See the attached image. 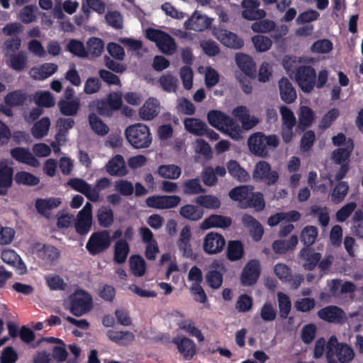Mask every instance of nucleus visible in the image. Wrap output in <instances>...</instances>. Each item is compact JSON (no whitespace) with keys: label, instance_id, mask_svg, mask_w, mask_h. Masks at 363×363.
<instances>
[{"label":"nucleus","instance_id":"nucleus-28","mask_svg":"<svg viewBox=\"0 0 363 363\" xmlns=\"http://www.w3.org/2000/svg\"><path fill=\"white\" fill-rule=\"evenodd\" d=\"M2 260L16 268L19 274H23L26 272V267L22 262L20 256L13 250H4L1 253Z\"/></svg>","mask_w":363,"mask_h":363},{"label":"nucleus","instance_id":"nucleus-49","mask_svg":"<svg viewBox=\"0 0 363 363\" xmlns=\"http://www.w3.org/2000/svg\"><path fill=\"white\" fill-rule=\"evenodd\" d=\"M61 203V201L57 198H49L45 199H38L35 202V206L38 211L43 214L47 215L49 211L57 208Z\"/></svg>","mask_w":363,"mask_h":363},{"label":"nucleus","instance_id":"nucleus-35","mask_svg":"<svg viewBox=\"0 0 363 363\" xmlns=\"http://www.w3.org/2000/svg\"><path fill=\"white\" fill-rule=\"evenodd\" d=\"M252 193V187L250 186H240L233 188L229 192V196L232 200L239 201L241 206L246 208L245 204V201L250 199L251 194Z\"/></svg>","mask_w":363,"mask_h":363},{"label":"nucleus","instance_id":"nucleus-38","mask_svg":"<svg viewBox=\"0 0 363 363\" xmlns=\"http://www.w3.org/2000/svg\"><path fill=\"white\" fill-rule=\"evenodd\" d=\"M185 129L196 135L201 136L206 132L207 125L199 118H187L184 121Z\"/></svg>","mask_w":363,"mask_h":363},{"label":"nucleus","instance_id":"nucleus-6","mask_svg":"<svg viewBox=\"0 0 363 363\" xmlns=\"http://www.w3.org/2000/svg\"><path fill=\"white\" fill-rule=\"evenodd\" d=\"M145 35L147 39L155 42L160 50L166 55H172L177 50L174 40L164 31L148 28Z\"/></svg>","mask_w":363,"mask_h":363},{"label":"nucleus","instance_id":"nucleus-5","mask_svg":"<svg viewBox=\"0 0 363 363\" xmlns=\"http://www.w3.org/2000/svg\"><path fill=\"white\" fill-rule=\"evenodd\" d=\"M65 305L73 315L81 316L92 309L93 301L88 292L77 289L65 301Z\"/></svg>","mask_w":363,"mask_h":363},{"label":"nucleus","instance_id":"nucleus-7","mask_svg":"<svg viewBox=\"0 0 363 363\" xmlns=\"http://www.w3.org/2000/svg\"><path fill=\"white\" fill-rule=\"evenodd\" d=\"M316 73L309 65H300L294 73V80L300 89L306 93L311 92L315 86Z\"/></svg>","mask_w":363,"mask_h":363},{"label":"nucleus","instance_id":"nucleus-9","mask_svg":"<svg viewBox=\"0 0 363 363\" xmlns=\"http://www.w3.org/2000/svg\"><path fill=\"white\" fill-rule=\"evenodd\" d=\"M181 202V197L177 195H153L146 199L148 207L164 210L174 208Z\"/></svg>","mask_w":363,"mask_h":363},{"label":"nucleus","instance_id":"nucleus-61","mask_svg":"<svg viewBox=\"0 0 363 363\" xmlns=\"http://www.w3.org/2000/svg\"><path fill=\"white\" fill-rule=\"evenodd\" d=\"M281 119V126L295 127L296 118L294 112L287 106H281L279 108Z\"/></svg>","mask_w":363,"mask_h":363},{"label":"nucleus","instance_id":"nucleus-3","mask_svg":"<svg viewBox=\"0 0 363 363\" xmlns=\"http://www.w3.org/2000/svg\"><path fill=\"white\" fill-rule=\"evenodd\" d=\"M128 143L135 149L149 147L152 143L150 128L141 123L128 125L124 132Z\"/></svg>","mask_w":363,"mask_h":363},{"label":"nucleus","instance_id":"nucleus-57","mask_svg":"<svg viewBox=\"0 0 363 363\" xmlns=\"http://www.w3.org/2000/svg\"><path fill=\"white\" fill-rule=\"evenodd\" d=\"M178 326L180 329L188 333L191 336L196 337L199 342L203 340L204 338L201 331L195 327L191 320L188 319L182 320L178 323Z\"/></svg>","mask_w":363,"mask_h":363},{"label":"nucleus","instance_id":"nucleus-25","mask_svg":"<svg viewBox=\"0 0 363 363\" xmlns=\"http://www.w3.org/2000/svg\"><path fill=\"white\" fill-rule=\"evenodd\" d=\"M57 69L58 66L56 64L47 62L31 68L29 75L35 80L41 81L54 74Z\"/></svg>","mask_w":363,"mask_h":363},{"label":"nucleus","instance_id":"nucleus-45","mask_svg":"<svg viewBox=\"0 0 363 363\" xmlns=\"http://www.w3.org/2000/svg\"><path fill=\"white\" fill-rule=\"evenodd\" d=\"M157 172L164 179L174 180L181 176L182 169L175 164H162L158 167Z\"/></svg>","mask_w":363,"mask_h":363},{"label":"nucleus","instance_id":"nucleus-13","mask_svg":"<svg viewBox=\"0 0 363 363\" xmlns=\"http://www.w3.org/2000/svg\"><path fill=\"white\" fill-rule=\"evenodd\" d=\"M233 116L241 123V130H250L259 122V119L250 114L249 109L245 106H239L232 111Z\"/></svg>","mask_w":363,"mask_h":363},{"label":"nucleus","instance_id":"nucleus-26","mask_svg":"<svg viewBox=\"0 0 363 363\" xmlns=\"http://www.w3.org/2000/svg\"><path fill=\"white\" fill-rule=\"evenodd\" d=\"M172 342L177 345L178 351L186 359H191L196 354L195 343L186 337L177 336L172 340Z\"/></svg>","mask_w":363,"mask_h":363},{"label":"nucleus","instance_id":"nucleus-33","mask_svg":"<svg viewBox=\"0 0 363 363\" xmlns=\"http://www.w3.org/2000/svg\"><path fill=\"white\" fill-rule=\"evenodd\" d=\"M235 62L238 67L247 76H251L255 70V62L250 55L238 52L235 55Z\"/></svg>","mask_w":363,"mask_h":363},{"label":"nucleus","instance_id":"nucleus-2","mask_svg":"<svg viewBox=\"0 0 363 363\" xmlns=\"http://www.w3.org/2000/svg\"><path fill=\"white\" fill-rule=\"evenodd\" d=\"M354 356V351L350 345L340 342L335 335L330 337L325 352L328 363H349Z\"/></svg>","mask_w":363,"mask_h":363},{"label":"nucleus","instance_id":"nucleus-19","mask_svg":"<svg viewBox=\"0 0 363 363\" xmlns=\"http://www.w3.org/2000/svg\"><path fill=\"white\" fill-rule=\"evenodd\" d=\"M224 271L223 263L218 260H214L211 266L210 269L206 274V278L210 287L217 289L220 287L223 283L222 273Z\"/></svg>","mask_w":363,"mask_h":363},{"label":"nucleus","instance_id":"nucleus-24","mask_svg":"<svg viewBox=\"0 0 363 363\" xmlns=\"http://www.w3.org/2000/svg\"><path fill=\"white\" fill-rule=\"evenodd\" d=\"M11 155L16 161L32 167H38L40 164L38 160L27 148H13L11 150Z\"/></svg>","mask_w":363,"mask_h":363},{"label":"nucleus","instance_id":"nucleus-60","mask_svg":"<svg viewBox=\"0 0 363 363\" xmlns=\"http://www.w3.org/2000/svg\"><path fill=\"white\" fill-rule=\"evenodd\" d=\"M244 250L241 242L238 241H230L228 245V257L233 261L238 260L243 256Z\"/></svg>","mask_w":363,"mask_h":363},{"label":"nucleus","instance_id":"nucleus-56","mask_svg":"<svg viewBox=\"0 0 363 363\" xmlns=\"http://www.w3.org/2000/svg\"><path fill=\"white\" fill-rule=\"evenodd\" d=\"M349 186L346 182L338 183L332 191L331 201L335 203L342 202L347 194Z\"/></svg>","mask_w":363,"mask_h":363},{"label":"nucleus","instance_id":"nucleus-12","mask_svg":"<svg viewBox=\"0 0 363 363\" xmlns=\"http://www.w3.org/2000/svg\"><path fill=\"white\" fill-rule=\"evenodd\" d=\"M225 245V240L218 233H208L203 239V248L206 253L215 255L220 252Z\"/></svg>","mask_w":363,"mask_h":363},{"label":"nucleus","instance_id":"nucleus-62","mask_svg":"<svg viewBox=\"0 0 363 363\" xmlns=\"http://www.w3.org/2000/svg\"><path fill=\"white\" fill-rule=\"evenodd\" d=\"M252 42L255 50L259 52L267 51L272 45L271 39L264 35H255L252 38Z\"/></svg>","mask_w":363,"mask_h":363},{"label":"nucleus","instance_id":"nucleus-50","mask_svg":"<svg viewBox=\"0 0 363 363\" xmlns=\"http://www.w3.org/2000/svg\"><path fill=\"white\" fill-rule=\"evenodd\" d=\"M129 245L123 240L117 241L114 245V260L118 263H123L129 253Z\"/></svg>","mask_w":363,"mask_h":363},{"label":"nucleus","instance_id":"nucleus-52","mask_svg":"<svg viewBox=\"0 0 363 363\" xmlns=\"http://www.w3.org/2000/svg\"><path fill=\"white\" fill-rule=\"evenodd\" d=\"M108 337L112 341L117 343L125 345L134 340V335L130 331H114L109 330L108 332Z\"/></svg>","mask_w":363,"mask_h":363},{"label":"nucleus","instance_id":"nucleus-14","mask_svg":"<svg viewBox=\"0 0 363 363\" xmlns=\"http://www.w3.org/2000/svg\"><path fill=\"white\" fill-rule=\"evenodd\" d=\"M253 177L255 179L264 180L267 184H272L277 181L279 175L277 172L271 170L269 163L260 161L255 167Z\"/></svg>","mask_w":363,"mask_h":363},{"label":"nucleus","instance_id":"nucleus-8","mask_svg":"<svg viewBox=\"0 0 363 363\" xmlns=\"http://www.w3.org/2000/svg\"><path fill=\"white\" fill-rule=\"evenodd\" d=\"M111 244L110 233L104 230L92 233L86 244V248L91 255H96L106 250Z\"/></svg>","mask_w":363,"mask_h":363},{"label":"nucleus","instance_id":"nucleus-48","mask_svg":"<svg viewBox=\"0 0 363 363\" xmlns=\"http://www.w3.org/2000/svg\"><path fill=\"white\" fill-rule=\"evenodd\" d=\"M197 205L206 209H217L220 206L218 198L211 194L201 195L195 199Z\"/></svg>","mask_w":363,"mask_h":363},{"label":"nucleus","instance_id":"nucleus-42","mask_svg":"<svg viewBox=\"0 0 363 363\" xmlns=\"http://www.w3.org/2000/svg\"><path fill=\"white\" fill-rule=\"evenodd\" d=\"M179 215L192 221L199 220L203 216V211L192 204H186L179 209Z\"/></svg>","mask_w":363,"mask_h":363},{"label":"nucleus","instance_id":"nucleus-39","mask_svg":"<svg viewBox=\"0 0 363 363\" xmlns=\"http://www.w3.org/2000/svg\"><path fill=\"white\" fill-rule=\"evenodd\" d=\"M58 106L60 112L65 116H74L77 114L80 107L79 99H62L58 102Z\"/></svg>","mask_w":363,"mask_h":363},{"label":"nucleus","instance_id":"nucleus-44","mask_svg":"<svg viewBox=\"0 0 363 363\" xmlns=\"http://www.w3.org/2000/svg\"><path fill=\"white\" fill-rule=\"evenodd\" d=\"M227 169L228 173L239 182H245L250 179L248 173L235 160H230L227 163Z\"/></svg>","mask_w":363,"mask_h":363},{"label":"nucleus","instance_id":"nucleus-16","mask_svg":"<svg viewBox=\"0 0 363 363\" xmlns=\"http://www.w3.org/2000/svg\"><path fill=\"white\" fill-rule=\"evenodd\" d=\"M260 274V263L256 259L249 261L243 268L241 282L243 285L250 286L255 284Z\"/></svg>","mask_w":363,"mask_h":363},{"label":"nucleus","instance_id":"nucleus-34","mask_svg":"<svg viewBox=\"0 0 363 363\" xmlns=\"http://www.w3.org/2000/svg\"><path fill=\"white\" fill-rule=\"evenodd\" d=\"M353 148V143L348 140L346 147L338 148L333 152L331 155L332 160L336 164H349V159Z\"/></svg>","mask_w":363,"mask_h":363},{"label":"nucleus","instance_id":"nucleus-51","mask_svg":"<svg viewBox=\"0 0 363 363\" xmlns=\"http://www.w3.org/2000/svg\"><path fill=\"white\" fill-rule=\"evenodd\" d=\"M97 220L99 224L104 228H108L114 220L113 212L111 209L107 207H101L96 213Z\"/></svg>","mask_w":363,"mask_h":363},{"label":"nucleus","instance_id":"nucleus-20","mask_svg":"<svg viewBox=\"0 0 363 363\" xmlns=\"http://www.w3.org/2000/svg\"><path fill=\"white\" fill-rule=\"evenodd\" d=\"M318 317L329 323H342L346 320L345 313L339 307L330 306L325 307L318 312Z\"/></svg>","mask_w":363,"mask_h":363},{"label":"nucleus","instance_id":"nucleus-22","mask_svg":"<svg viewBox=\"0 0 363 363\" xmlns=\"http://www.w3.org/2000/svg\"><path fill=\"white\" fill-rule=\"evenodd\" d=\"M13 169L7 160H0V194L4 195L11 186Z\"/></svg>","mask_w":363,"mask_h":363},{"label":"nucleus","instance_id":"nucleus-30","mask_svg":"<svg viewBox=\"0 0 363 363\" xmlns=\"http://www.w3.org/2000/svg\"><path fill=\"white\" fill-rule=\"evenodd\" d=\"M106 167V171L113 176H124L128 173L124 159L120 155H117L110 160Z\"/></svg>","mask_w":363,"mask_h":363},{"label":"nucleus","instance_id":"nucleus-17","mask_svg":"<svg viewBox=\"0 0 363 363\" xmlns=\"http://www.w3.org/2000/svg\"><path fill=\"white\" fill-rule=\"evenodd\" d=\"M213 35L225 46L233 49H240L244 45V41L236 34L225 29H214Z\"/></svg>","mask_w":363,"mask_h":363},{"label":"nucleus","instance_id":"nucleus-32","mask_svg":"<svg viewBox=\"0 0 363 363\" xmlns=\"http://www.w3.org/2000/svg\"><path fill=\"white\" fill-rule=\"evenodd\" d=\"M191 239V228L189 226L186 225L181 230L177 244L183 255L186 257H190L192 255Z\"/></svg>","mask_w":363,"mask_h":363},{"label":"nucleus","instance_id":"nucleus-10","mask_svg":"<svg viewBox=\"0 0 363 363\" xmlns=\"http://www.w3.org/2000/svg\"><path fill=\"white\" fill-rule=\"evenodd\" d=\"M260 2L258 0H242L240 4L241 16L248 21L262 19L267 15L264 9H259Z\"/></svg>","mask_w":363,"mask_h":363},{"label":"nucleus","instance_id":"nucleus-15","mask_svg":"<svg viewBox=\"0 0 363 363\" xmlns=\"http://www.w3.org/2000/svg\"><path fill=\"white\" fill-rule=\"evenodd\" d=\"M160 109L159 100L155 97H149L139 108L138 116L143 121H151L158 116Z\"/></svg>","mask_w":363,"mask_h":363},{"label":"nucleus","instance_id":"nucleus-18","mask_svg":"<svg viewBox=\"0 0 363 363\" xmlns=\"http://www.w3.org/2000/svg\"><path fill=\"white\" fill-rule=\"evenodd\" d=\"M212 21V18L196 11L193 13L191 16L184 22V27L188 30L203 31L211 26Z\"/></svg>","mask_w":363,"mask_h":363},{"label":"nucleus","instance_id":"nucleus-54","mask_svg":"<svg viewBox=\"0 0 363 363\" xmlns=\"http://www.w3.org/2000/svg\"><path fill=\"white\" fill-rule=\"evenodd\" d=\"M89 123L91 130L97 135H104L108 133V126L96 114H89Z\"/></svg>","mask_w":363,"mask_h":363},{"label":"nucleus","instance_id":"nucleus-36","mask_svg":"<svg viewBox=\"0 0 363 363\" xmlns=\"http://www.w3.org/2000/svg\"><path fill=\"white\" fill-rule=\"evenodd\" d=\"M5 57L7 58V65L15 71L20 72L27 67L28 58L24 52L13 53Z\"/></svg>","mask_w":363,"mask_h":363},{"label":"nucleus","instance_id":"nucleus-55","mask_svg":"<svg viewBox=\"0 0 363 363\" xmlns=\"http://www.w3.org/2000/svg\"><path fill=\"white\" fill-rule=\"evenodd\" d=\"M182 187L184 194L188 195L198 194L205 191L199 179L186 180L183 182Z\"/></svg>","mask_w":363,"mask_h":363},{"label":"nucleus","instance_id":"nucleus-31","mask_svg":"<svg viewBox=\"0 0 363 363\" xmlns=\"http://www.w3.org/2000/svg\"><path fill=\"white\" fill-rule=\"evenodd\" d=\"M279 89L280 97L284 102L291 104L296 100V91L288 79L283 77L279 81Z\"/></svg>","mask_w":363,"mask_h":363},{"label":"nucleus","instance_id":"nucleus-58","mask_svg":"<svg viewBox=\"0 0 363 363\" xmlns=\"http://www.w3.org/2000/svg\"><path fill=\"white\" fill-rule=\"evenodd\" d=\"M35 103L40 106L51 107L55 104V100L52 94L48 91H38L33 96Z\"/></svg>","mask_w":363,"mask_h":363},{"label":"nucleus","instance_id":"nucleus-40","mask_svg":"<svg viewBox=\"0 0 363 363\" xmlns=\"http://www.w3.org/2000/svg\"><path fill=\"white\" fill-rule=\"evenodd\" d=\"M85 48L87 52V57L89 56L99 57L104 50V42L99 38L91 37L86 40Z\"/></svg>","mask_w":363,"mask_h":363},{"label":"nucleus","instance_id":"nucleus-46","mask_svg":"<svg viewBox=\"0 0 363 363\" xmlns=\"http://www.w3.org/2000/svg\"><path fill=\"white\" fill-rule=\"evenodd\" d=\"M14 180L18 185L33 186L40 183V179L34 174L26 172L19 171L16 173Z\"/></svg>","mask_w":363,"mask_h":363},{"label":"nucleus","instance_id":"nucleus-53","mask_svg":"<svg viewBox=\"0 0 363 363\" xmlns=\"http://www.w3.org/2000/svg\"><path fill=\"white\" fill-rule=\"evenodd\" d=\"M130 269L132 274L135 277L144 275L146 267L145 260L140 256H132L129 260Z\"/></svg>","mask_w":363,"mask_h":363},{"label":"nucleus","instance_id":"nucleus-1","mask_svg":"<svg viewBox=\"0 0 363 363\" xmlns=\"http://www.w3.org/2000/svg\"><path fill=\"white\" fill-rule=\"evenodd\" d=\"M208 123L235 140L241 139L240 125L231 117L218 110L210 111L207 114Z\"/></svg>","mask_w":363,"mask_h":363},{"label":"nucleus","instance_id":"nucleus-64","mask_svg":"<svg viewBox=\"0 0 363 363\" xmlns=\"http://www.w3.org/2000/svg\"><path fill=\"white\" fill-rule=\"evenodd\" d=\"M67 49L73 55L80 57H87V52L84 43L78 40L72 39L67 45Z\"/></svg>","mask_w":363,"mask_h":363},{"label":"nucleus","instance_id":"nucleus-27","mask_svg":"<svg viewBox=\"0 0 363 363\" xmlns=\"http://www.w3.org/2000/svg\"><path fill=\"white\" fill-rule=\"evenodd\" d=\"M231 219L229 217L221 215H211L205 218L200 225L202 230L210 228H225L231 225Z\"/></svg>","mask_w":363,"mask_h":363},{"label":"nucleus","instance_id":"nucleus-37","mask_svg":"<svg viewBox=\"0 0 363 363\" xmlns=\"http://www.w3.org/2000/svg\"><path fill=\"white\" fill-rule=\"evenodd\" d=\"M296 235L291 236L288 240H278L272 243V249L277 254H285L289 250H293L298 244Z\"/></svg>","mask_w":363,"mask_h":363},{"label":"nucleus","instance_id":"nucleus-11","mask_svg":"<svg viewBox=\"0 0 363 363\" xmlns=\"http://www.w3.org/2000/svg\"><path fill=\"white\" fill-rule=\"evenodd\" d=\"M92 225V206L87 202L77 216L75 228L81 235L86 234Z\"/></svg>","mask_w":363,"mask_h":363},{"label":"nucleus","instance_id":"nucleus-63","mask_svg":"<svg viewBox=\"0 0 363 363\" xmlns=\"http://www.w3.org/2000/svg\"><path fill=\"white\" fill-rule=\"evenodd\" d=\"M68 352L65 344L60 339H56V345L52 348V358L57 362H62L66 360Z\"/></svg>","mask_w":363,"mask_h":363},{"label":"nucleus","instance_id":"nucleus-29","mask_svg":"<svg viewBox=\"0 0 363 363\" xmlns=\"http://www.w3.org/2000/svg\"><path fill=\"white\" fill-rule=\"evenodd\" d=\"M35 250L38 252V256L45 264H52L60 257L58 250L53 246H46L39 243L35 246Z\"/></svg>","mask_w":363,"mask_h":363},{"label":"nucleus","instance_id":"nucleus-4","mask_svg":"<svg viewBox=\"0 0 363 363\" xmlns=\"http://www.w3.org/2000/svg\"><path fill=\"white\" fill-rule=\"evenodd\" d=\"M247 144L252 153L260 157H265L268 155L269 149H274L278 147L279 139L277 135H266L258 132L249 137Z\"/></svg>","mask_w":363,"mask_h":363},{"label":"nucleus","instance_id":"nucleus-59","mask_svg":"<svg viewBox=\"0 0 363 363\" xmlns=\"http://www.w3.org/2000/svg\"><path fill=\"white\" fill-rule=\"evenodd\" d=\"M275 27L274 21L269 19H262L251 25V29L257 33H268L274 30Z\"/></svg>","mask_w":363,"mask_h":363},{"label":"nucleus","instance_id":"nucleus-41","mask_svg":"<svg viewBox=\"0 0 363 363\" xmlns=\"http://www.w3.org/2000/svg\"><path fill=\"white\" fill-rule=\"evenodd\" d=\"M82 9L86 16V18H89L91 10L98 13L99 14L104 13L106 11V4L101 0H82Z\"/></svg>","mask_w":363,"mask_h":363},{"label":"nucleus","instance_id":"nucleus-23","mask_svg":"<svg viewBox=\"0 0 363 363\" xmlns=\"http://www.w3.org/2000/svg\"><path fill=\"white\" fill-rule=\"evenodd\" d=\"M299 257L303 262V269L311 271L317 266L322 256L320 252H316L313 248L304 247L301 250Z\"/></svg>","mask_w":363,"mask_h":363},{"label":"nucleus","instance_id":"nucleus-47","mask_svg":"<svg viewBox=\"0 0 363 363\" xmlns=\"http://www.w3.org/2000/svg\"><path fill=\"white\" fill-rule=\"evenodd\" d=\"M50 126V119L47 117L42 118L34 123L31 128L32 135L36 139H41L48 135Z\"/></svg>","mask_w":363,"mask_h":363},{"label":"nucleus","instance_id":"nucleus-43","mask_svg":"<svg viewBox=\"0 0 363 363\" xmlns=\"http://www.w3.org/2000/svg\"><path fill=\"white\" fill-rule=\"evenodd\" d=\"M298 124L301 127L311 126L315 121L314 111L307 106H301L298 111Z\"/></svg>","mask_w":363,"mask_h":363},{"label":"nucleus","instance_id":"nucleus-21","mask_svg":"<svg viewBox=\"0 0 363 363\" xmlns=\"http://www.w3.org/2000/svg\"><path fill=\"white\" fill-rule=\"evenodd\" d=\"M68 185L74 190L83 194L88 199L91 201H100V196L96 189L91 186L80 179H72L68 182Z\"/></svg>","mask_w":363,"mask_h":363}]
</instances>
